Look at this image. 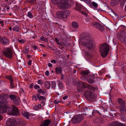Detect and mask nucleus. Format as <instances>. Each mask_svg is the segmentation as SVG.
<instances>
[{
  "instance_id": "5701e85b",
  "label": "nucleus",
  "mask_w": 126,
  "mask_h": 126,
  "mask_svg": "<svg viewBox=\"0 0 126 126\" xmlns=\"http://www.w3.org/2000/svg\"><path fill=\"white\" fill-rule=\"evenodd\" d=\"M37 97L38 100H45V97L43 96H41L39 94H38L36 95Z\"/></svg>"
},
{
  "instance_id": "052dcab7",
  "label": "nucleus",
  "mask_w": 126,
  "mask_h": 126,
  "mask_svg": "<svg viewBox=\"0 0 126 126\" xmlns=\"http://www.w3.org/2000/svg\"><path fill=\"white\" fill-rule=\"evenodd\" d=\"M20 91L22 93H23L24 92V90L22 88H20Z\"/></svg>"
},
{
  "instance_id": "774afa93",
  "label": "nucleus",
  "mask_w": 126,
  "mask_h": 126,
  "mask_svg": "<svg viewBox=\"0 0 126 126\" xmlns=\"http://www.w3.org/2000/svg\"><path fill=\"white\" fill-rule=\"evenodd\" d=\"M125 11L126 12V5L125 6V9H124Z\"/></svg>"
},
{
  "instance_id": "bb28decb",
  "label": "nucleus",
  "mask_w": 126,
  "mask_h": 126,
  "mask_svg": "<svg viewBox=\"0 0 126 126\" xmlns=\"http://www.w3.org/2000/svg\"><path fill=\"white\" fill-rule=\"evenodd\" d=\"M44 85L46 88L49 89L50 88L51 85L49 81H47L45 82Z\"/></svg>"
},
{
  "instance_id": "2f4dec72",
  "label": "nucleus",
  "mask_w": 126,
  "mask_h": 126,
  "mask_svg": "<svg viewBox=\"0 0 126 126\" xmlns=\"http://www.w3.org/2000/svg\"><path fill=\"white\" fill-rule=\"evenodd\" d=\"M40 39L41 41H42L44 42H47L48 41L47 39V38H45L43 36H42L41 37Z\"/></svg>"
},
{
  "instance_id": "603ef678",
  "label": "nucleus",
  "mask_w": 126,
  "mask_h": 126,
  "mask_svg": "<svg viewBox=\"0 0 126 126\" xmlns=\"http://www.w3.org/2000/svg\"><path fill=\"white\" fill-rule=\"evenodd\" d=\"M60 102V101L57 100H55L54 101V103L56 104H57Z\"/></svg>"
},
{
  "instance_id": "c03bdc74",
  "label": "nucleus",
  "mask_w": 126,
  "mask_h": 126,
  "mask_svg": "<svg viewBox=\"0 0 126 126\" xmlns=\"http://www.w3.org/2000/svg\"><path fill=\"white\" fill-rule=\"evenodd\" d=\"M92 4L95 7H97V4L95 2H93L92 3Z\"/></svg>"
},
{
  "instance_id": "680f3d73",
  "label": "nucleus",
  "mask_w": 126,
  "mask_h": 126,
  "mask_svg": "<svg viewBox=\"0 0 126 126\" xmlns=\"http://www.w3.org/2000/svg\"><path fill=\"white\" fill-rule=\"evenodd\" d=\"M30 87L31 88H32L33 87V85L32 84H31L30 85Z\"/></svg>"
},
{
  "instance_id": "4d7b16f0",
  "label": "nucleus",
  "mask_w": 126,
  "mask_h": 126,
  "mask_svg": "<svg viewBox=\"0 0 126 126\" xmlns=\"http://www.w3.org/2000/svg\"><path fill=\"white\" fill-rule=\"evenodd\" d=\"M51 62L52 63H56V61L55 60H52L51 61Z\"/></svg>"
},
{
  "instance_id": "c756f323",
  "label": "nucleus",
  "mask_w": 126,
  "mask_h": 126,
  "mask_svg": "<svg viewBox=\"0 0 126 126\" xmlns=\"http://www.w3.org/2000/svg\"><path fill=\"white\" fill-rule=\"evenodd\" d=\"M29 47L28 46H26L25 48L23 50V52L25 54H27L29 51Z\"/></svg>"
},
{
  "instance_id": "13d9d810",
  "label": "nucleus",
  "mask_w": 126,
  "mask_h": 126,
  "mask_svg": "<svg viewBox=\"0 0 126 126\" xmlns=\"http://www.w3.org/2000/svg\"><path fill=\"white\" fill-rule=\"evenodd\" d=\"M67 98V96H63V99L64 100L66 99Z\"/></svg>"
},
{
  "instance_id": "f257e3e1",
  "label": "nucleus",
  "mask_w": 126,
  "mask_h": 126,
  "mask_svg": "<svg viewBox=\"0 0 126 126\" xmlns=\"http://www.w3.org/2000/svg\"><path fill=\"white\" fill-rule=\"evenodd\" d=\"M80 83L82 85V87L87 89L85 92V96L90 101H92L94 100L96 96L94 94V92L95 88L81 81Z\"/></svg>"
},
{
  "instance_id": "7ed1b4c3",
  "label": "nucleus",
  "mask_w": 126,
  "mask_h": 126,
  "mask_svg": "<svg viewBox=\"0 0 126 126\" xmlns=\"http://www.w3.org/2000/svg\"><path fill=\"white\" fill-rule=\"evenodd\" d=\"M52 0L51 2L54 4H56L60 3L58 4V6L61 9H65L69 8L70 5L68 3V0Z\"/></svg>"
},
{
  "instance_id": "a18cd8bd",
  "label": "nucleus",
  "mask_w": 126,
  "mask_h": 126,
  "mask_svg": "<svg viewBox=\"0 0 126 126\" xmlns=\"http://www.w3.org/2000/svg\"><path fill=\"white\" fill-rule=\"evenodd\" d=\"M40 87L39 86L37 85H35L34 86V88L36 89L39 88Z\"/></svg>"
},
{
  "instance_id": "20e7f679",
  "label": "nucleus",
  "mask_w": 126,
  "mask_h": 126,
  "mask_svg": "<svg viewBox=\"0 0 126 126\" xmlns=\"http://www.w3.org/2000/svg\"><path fill=\"white\" fill-rule=\"evenodd\" d=\"M99 50L103 58L105 57L109 50V47L108 44L105 43L102 44L99 47Z\"/></svg>"
},
{
  "instance_id": "f3484780",
  "label": "nucleus",
  "mask_w": 126,
  "mask_h": 126,
  "mask_svg": "<svg viewBox=\"0 0 126 126\" xmlns=\"http://www.w3.org/2000/svg\"><path fill=\"white\" fill-rule=\"evenodd\" d=\"M63 18H67L70 14V13L68 11H62Z\"/></svg>"
},
{
  "instance_id": "e433bc0d",
  "label": "nucleus",
  "mask_w": 126,
  "mask_h": 126,
  "mask_svg": "<svg viewBox=\"0 0 126 126\" xmlns=\"http://www.w3.org/2000/svg\"><path fill=\"white\" fill-rule=\"evenodd\" d=\"M38 91L39 93H41L43 95H44L45 93V92L43 91L41 89H38Z\"/></svg>"
},
{
  "instance_id": "ddd939ff",
  "label": "nucleus",
  "mask_w": 126,
  "mask_h": 126,
  "mask_svg": "<svg viewBox=\"0 0 126 126\" xmlns=\"http://www.w3.org/2000/svg\"><path fill=\"white\" fill-rule=\"evenodd\" d=\"M119 38L120 40L123 42H124L125 40V33L124 32H123L121 33L119 37Z\"/></svg>"
},
{
  "instance_id": "e2e57ef3",
  "label": "nucleus",
  "mask_w": 126,
  "mask_h": 126,
  "mask_svg": "<svg viewBox=\"0 0 126 126\" xmlns=\"http://www.w3.org/2000/svg\"><path fill=\"white\" fill-rule=\"evenodd\" d=\"M57 44L59 46H63V45H62V43L60 42L58 43Z\"/></svg>"
},
{
  "instance_id": "4be33fe9",
  "label": "nucleus",
  "mask_w": 126,
  "mask_h": 126,
  "mask_svg": "<svg viewBox=\"0 0 126 126\" xmlns=\"http://www.w3.org/2000/svg\"><path fill=\"white\" fill-rule=\"evenodd\" d=\"M120 0H112L111 2V5L112 6H114L117 3L119 2Z\"/></svg>"
},
{
  "instance_id": "cd10ccee",
  "label": "nucleus",
  "mask_w": 126,
  "mask_h": 126,
  "mask_svg": "<svg viewBox=\"0 0 126 126\" xmlns=\"http://www.w3.org/2000/svg\"><path fill=\"white\" fill-rule=\"evenodd\" d=\"M58 84V87L61 89H62L63 87L64 86L62 82L59 81H57Z\"/></svg>"
},
{
  "instance_id": "aec40b11",
  "label": "nucleus",
  "mask_w": 126,
  "mask_h": 126,
  "mask_svg": "<svg viewBox=\"0 0 126 126\" xmlns=\"http://www.w3.org/2000/svg\"><path fill=\"white\" fill-rule=\"evenodd\" d=\"M63 16L62 11H59L56 13V16L59 18H63Z\"/></svg>"
},
{
  "instance_id": "de8ad7c7",
  "label": "nucleus",
  "mask_w": 126,
  "mask_h": 126,
  "mask_svg": "<svg viewBox=\"0 0 126 126\" xmlns=\"http://www.w3.org/2000/svg\"><path fill=\"white\" fill-rule=\"evenodd\" d=\"M32 47L34 50H36L37 48V47L35 45H33L32 46Z\"/></svg>"
},
{
  "instance_id": "79ce46f5",
  "label": "nucleus",
  "mask_w": 126,
  "mask_h": 126,
  "mask_svg": "<svg viewBox=\"0 0 126 126\" xmlns=\"http://www.w3.org/2000/svg\"><path fill=\"white\" fill-rule=\"evenodd\" d=\"M91 20V19L90 17H87L86 19V23H89V22Z\"/></svg>"
},
{
  "instance_id": "1a4fd4ad",
  "label": "nucleus",
  "mask_w": 126,
  "mask_h": 126,
  "mask_svg": "<svg viewBox=\"0 0 126 126\" xmlns=\"http://www.w3.org/2000/svg\"><path fill=\"white\" fill-rule=\"evenodd\" d=\"M92 25L101 31H103L104 29L103 26L101 25L99 23L97 22H94L92 24Z\"/></svg>"
},
{
  "instance_id": "c9c22d12",
  "label": "nucleus",
  "mask_w": 126,
  "mask_h": 126,
  "mask_svg": "<svg viewBox=\"0 0 126 126\" xmlns=\"http://www.w3.org/2000/svg\"><path fill=\"white\" fill-rule=\"evenodd\" d=\"M6 78L9 80L10 82L13 80L12 76H6Z\"/></svg>"
},
{
  "instance_id": "39448f33",
  "label": "nucleus",
  "mask_w": 126,
  "mask_h": 126,
  "mask_svg": "<svg viewBox=\"0 0 126 126\" xmlns=\"http://www.w3.org/2000/svg\"><path fill=\"white\" fill-rule=\"evenodd\" d=\"M7 108L8 109V112L10 114L15 116L19 114L18 110L16 107L13 106L12 109V106L10 105H8Z\"/></svg>"
},
{
  "instance_id": "a878e982",
  "label": "nucleus",
  "mask_w": 126,
  "mask_h": 126,
  "mask_svg": "<svg viewBox=\"0 0 126 126\" xmlns=\"http://www.w3.org/2000/svg\"><path fill=\"white\" fill-rule=\"evenodd\" d=\"M41 105L40 104H38L37 105L34 106L33 107V109L35 110H37L41 108Z\"/></svg>"
},
{
  "instance_id": "4468645a",
  "label": "nucleus",
  "mask_w": 126,
  "mask_h": 126,
  "mask_svg": "<svg viewBox=\"0 0 126 126\" xmlns=\"http://www.w3.org/2000/svg\"><path fill=\"white\" fill-rule=\"evenodd\" d=\"M6 126H14L15 125L14 120L12 119H9L7 120L6 122Z\"/></svg>"
},
{
  "instance_id": "37998d69",
  "label": "nucleus",
  "mask_w": 126,
  "mask_h": 126,
  "mask_svg": "<svg viewBox=\"0 0 126 126\" xmlns=\"http://www.w3.org/2000/svg\"><path fill=\"white\" fill-rule=\"evenodd\" d=\"M32 98L33 100L36 101L37 100L36 96L35 95H32Z\"/></svg>"
},
{
  "instance_id": "b1692460",
  "label": "nucleus",
  "mask_w": 126,
  "mask_h": 126,
  "mask_svg": "<svg viewBox=\"0 0 126 126\" xmlns=\"http://www.w3.org/2000/svg\"><path fill=\"white\" fill-rule=\"evenodd\" d=\"M72 27L73 28L77 29L78 28L79 24L77 22L73 21L72 23Z\"/></svg>"
},
{
  "instance_id": "4c0bfd02",
  "label": "nucleus",
  "mask_w": 126,
  "mask_h": 126,
  "mask_svg": "<svg viewBox=\"0 0 126 126\" xmlns=\"http://www.w3.org/2000/svg\"><path fill=\"white\" fill-rule=\"evenodd\" d=\"M56 84V83L55 81H53L52 82L51 87L54 89L55 88Z\"/></svg>"
},
{
  "instance_id": "0eeeda50",
  "label": "nucleus",
  "mask_w": 126,
  "mask_h": 126,
  "mask_svg": "<svg viewBox=\"0 0 126 126\" xmlns=\"http://www.w3.org/2000/svg\"><path fill=\"white\" fill-rule=\"evenodd\" d=\"M8 95L7 94H4L0 96V103L2 105H7L8 102L7 99L8 98Z\"/></svg>"
},
{
  "instance_id": "09e8293b",
  "label": "nucleus",
  "mask_w": 126,
  "mask_h": 126,
  "mask_svg": "<svg viewBox=\"0 0 126 126\" xmlns=\"http://www.w3.org/2000/svg\"><path fill=\"white\" fill-rule=\"evenodd\" d=\"M36 0H29V1L31 3H34Z\"/></svg>"
},
{
  "instance_id": "72a5a7b5",
  "label": "nucleus",
  "mask_w": 126,
  "mask_h": 126,
  "mask_svg": "<svg viewBox=\"0 0 126 126\" xmlns=\"http://www.w3.org/2000/svg\"><path fill=\"white\" fill-rule=\"evenodd\" d=\"M10 98L12 100H14L16 97V96L15 95L13 94H10L9 95Z\"/></svg>"
},
{
  "instance_id": "dca6fc26",
  "label": "nucleus",
  "mask_w": 126,
  "mask_h": 126,
  "mask_svg": "<svg viewBox=\"0 0 126 126\" xmlns=\"http://www.w3.org/2000/svg\"><path fill=\"white\" fill-rule=\"evenodd\" d=\"M50 122V121L49 120H44L40 126H48Z\"/></svg>"
},
{
  "instance_id": "6e6d98bb",
  "label": "nucleus",
  "mask_w": 126,
  "mask_h": 126,
  "mask_svg": "<svg viewBox=\"0 0 126 126\" xmlns=\"http://www.w3.org/2000/svg\"><path fill=\"white\" fill-rule=\"evenodd\" d=\"M48 66L50 67H51L52 66V65L51 63H49L48 64Z\"/></svg>"
},
{
  "instance_id": "393cba45",
  "label": "nucleus",
  "mask_w": 126,
  "mask_h": 126,
  "mask_svg": "<svg viewBox=\"0 0 126 126\" xmlns=\"http://www.w3.org/2000/svg\"><path fill=\"white\" fill-rule=\"evenodd\" d=\"M62 68L60 66H58L56 68V72L57 73H61L62 71Z\"/></svg>"
},
{
  "instance_id": "864d4df0",
  "label": "nucleus",
  "mask_w": 126,
  "mask_h": 126,
  "mask_svg": "<svg viewBox=\"0 0 126 126\" xmlns=\"http://www.w3.org/2000/svg\"><path fill=\"white\" fill-rule=\"evenodd\" d=\"M82 14L83 15H85L86 16H87V14L85 12L82 11Z\"/></svg>"
},
{
  "instance_id": "f8f14e48",
  "label": "nucleus",
  "mask_w": 126,
  "mask_h": 126,
  "mask_svg": "<svg viewBox=\"0 0 126 126\" xmlns=\"http://www.w3.org/2000/svg\"><path fill=\"white\" fill-rule=\"evenodd\" d=\"M81 73L82 76L81 79L83 80H85L87 78V76L89 73V72L87 70L82 71H81Z\"/></svg>"
},
{
  "instance_id": "6ab92c4d",
  "label": "nucleus",
  "mask_w": 126,
  "mask_h": 126,
  "mask_svg": "<svg viewBox=\"0 0 126 126\" xmlns=\"http://www.w3.org/2000/svg\"><path fill=\"white\" fill-rule=\"evenodd\" d=\"M13 102L14 103L15 105H18L20 102V98L17 97L13 101Z\"/></svg>"
},
{
  "instance_id": "412c9836",
  "label": "nucleus",
  "mask_w": 126,
  "mask_h": 126,
  "mask_svg": "<svg viewBox=\"0 0 126 126\" xmlns=\"http://www.w3.org/2000/svg\"><path fill=\"white\" fill-rule=\"evenodd\" d=\"M12 30L13 31L18 32L20 30L19 27L17 25L15 26L13 28Z\"/></svg>"
},
{
  "instance_id": "f03ea898",
  "label": "nucleus",
  "mask_w": 126,
  "mask_h": 126,
  "mask_svg": "<svg viewBox=\"0 0 126 126\" xmlns=\"http://www.w3.org/2000/svg\"><path fill=\"white\" fill-rule=\"evenodd\" d=\"M90 36L87 34L83 37L82 45L90 50L94 48V42L90 38Z\"/></svg>"
},
{
  "instance_id": "8fccbe9b",
  "label": "nucleus",
  "mask_w": 126,
  "mask_h": 126,
  "mask_svg": "<svg viewBox=\"0 0 126 126\" xmlns=\"http://www.w3.org/2000/svg\"><path fill=\"white\" fill-rule=\"evenodd\" d=\"M32 61L31 60H30L28 62V64L29 65H31V64Z\"/></svg>"
},
{
  "instance_id": "7c9ffc66",
  "label": "nucleus",
  "mask_w": 126,
  "mask_h": 126,
  "mask_svg": "<svg viewBox=\"0 0 126 126\" xmlns=\"http://www.w3.org/2000/svg\"><path fill=\"white\" fill-rule=\"evenodd\" d=\"M76 8L77 10H79L81 8L82 6L80 4L77 3L76 5Z\"/></svg>"
},
{
  "instance_id": "ea45409f",
  "label": "nucleus",
  "mask_w": 126,
  "mask_h": 126,
  "mask_svg": "<svg viewBox=\"0 0 126 126\" xmlns=\"http://www.w3.org/2000/svg\"><path fill=\"white\" fill-rule=\"evenodd\" d=\"M18 42L21 44H23L25 42V41L23 39H21V40H18Z\"/></svg>"
},
{
  "instance_id": "f704fd0d",
  "label": "nucleus",
  "mask_w": 126,
  "mask_h": 126,
  "mask_svg": "<svg viewBox=\"0 0 126 126\" xmlns=\"http://www.w3.org/2000/svg\"><path fill=\"white\" fill-rule=\"evenodd\" d=\"M87 81L88 83H92L94 82V80L91 78L88 79Z\"/></svg>"
},
{
  "instance_id": "9d476101",
  "label": "nucleus",
  "mask_w": 126,
  "mask_h": 126,
  "mask_svg": "<svg viewBox=\"0 0 126 126\" xmlns=\"http://www.w3.org/2000/svg\"><path fill=\"white\" fill-rule=\"evenodd\" d=\"M8 105H0V113L3 114L8 112Z\"/></svg>"
},
{
  "instance_id": "a19ab883",
  "label": "nucleus",
  "mask_w": 126,
  "mask_h": 126,
  "mask_svg": "<svg viewBox=\"0 0 126 126\" xmlns=\"http://www.w3.org/2000/svg\"><path fill=\"white\" fill-rule=\"evenodd\" d=\"M13 80L10 82V85L12 88H13L15 87L14 84L13 83Z\"/></svg>"
},
{
  "instance_id": "2eb2a0df",
  "label": "nucleus",
  "mask_w": 126,
  "mask_h": 126,
  "mask_svg": "<svg viewBox=\"0 0 126 126\" xmlns=\"http://www.w3.org/2000/svg\"><path fill=\"white\" fill-rule=\"evenodd\" d=\"M118 102L120 105V108L121 107H125V102L124 101L122 100V99L119 98L118 99Z\"/></svg>"
},
{
  "instance_id": "a211bd4d",
  "label": "nucleus",
  "mask_w": 126,
  "mask_h": 126,
  "mask_svg": "<svg viewBox=\"0 0 126 126\" xmlns=\"http://www.w3.org/2000/svg\"><path fill=\"white\" fill-rule=\"evenodd\" d=\"M120 112L124 115L123 116H126V109L125 107H121L120 108Z\"/></svg>"
},
{
  "instance_id": "bf43d9fd",
  "label": "nucleus",
  "mask_w": 126,
  "mask_h": 126,
  "mask_svg": "<svg viewBox=\"0 0 126 126\" xmlns=\"http://www.w3.org/2000/svg\"><path fill=\"white\" fill-rule=\"evenodd\" d=\"M27 57L29 59H30L31 57V55H27Z\"/></svg>"
},
{
  "instance_id": "423d86ee",
  "label": "nucleus",
  "mask_w": 126,
  "mask_h": 126,
  "mask_svg": "<svg viewBox=\"0 0 126 126\" xmlns=\"http://www.w3.org/2000/svg\"><path fill=\"white\" fill-rule=\"evenodd\" d=\"M83 118V116L81 114L76 115L72 118V121L74 123H78L82 120Z\"/></svg>"
},
{
  "instance_id": "338daca9",
  "label": "nucleus",
  "mask_w": 126,
  "mask_h": 126,
  "mask_svg": "<svg viewBox=\"0 0 126 126\" xmlns=\"http://www.w3.org/2000/svg\"><path fill=\"white\" fill-rule=\"evenodd\" d=\"M59 40H58L57 41H56V43L57 44H58V43H59Z\"/></svg>"
},
{
  "instance_id": "9b49d317",
  "label": "nucleus",
  "mask_w": 126,
  "mask_h": 126,
  "mask_svg": "<svg viewBox=\"0 0 126 126\" xmlns=\"http://www.w3.org/2000/svg\"><path fill=\"white\" fill-rule=\"evenodd\" d=\"M0 42L5 45H8L9 43V40L5 37H0Z\"/></svg>"
},
{
  "instance_id": "69168bd1",
  "label": "nucleus",
  "mask_w": 126,
  "mask_h": 126,
  "mask_svg": "<svg viewBox=\"0 0 126 126\" xmlns=\"http://www.w3.org/2000/svg\"><path fill=\"white\" fill-rule=\"evenodd\" d=\"M2 116L0 115V121L2 120Z\"/></svg>"
},
{
  "instance_id": "6e6552de",
  "label": "nucleus",
  "mask_w": 126,
  "mask_h": 126,
  "mask_svg": "<svg viewBox=\"0 0 126 126\" xmlns=\"http://www.w3.org/2000/svg\"><path fill=\"white\" fill-rule=\"evenodd\" d=\"M4 55L6 57L11 58L12 56L13 53L12 49L9 48H7L3 51Z\"/></svg>"
},
{
  "instance_id": "3c124183",
  "label": "nucleus",
  "mask_w": 126,
  "mask_h": 126,
  "mask_svg": "<svg viewBox=\"0 0 126 126\" xmlns=\"http://www.w3.org/2000/svg\"><path fill=\"white\" fill-rule=\"evenodd\" d=\"M37 82L39 84H41L42 83V81L40 80H38V81Z\"/></svg>"
},
{
  "instance_id": "c85d7f7f",
  "label": "nucleus",
  "mask_w": 126,
  "mask_h": 126,
  "mask_svg": "<svg viewBox=\"0 0 126 126\" xmlns=\"http://www.w3.org/2000/svg\"><path fill=\"white\" fill-rule=\"evenodd\" d=\"M23 115L25 117H26L28 119L30 115H32L29 114L28 112L26 111L24 112L23 113Z\"/></svg>"
},
{
  "instance_id": "473e14b6",
  "label": "nucleus",
  "mask_w": 126,
  "mask_h": 126,
  "mask_svg": "<svg viewBox=\"0 0 126 126\" xmlns=\"http://www.w3.org/2000/svg\"><path fill=\"white\" fill-rule=\"evenodd\" d=\"M27 16L30 18H32L33 17L32 14L30 11L28 12Z\"/></svg>"
},
{
  "instance_id": "0e129e2a",
  "label": "nucleus",
  "mask_w": 126,
  "mask_h": 126,
  "mask_svg": "<svg viewBox=\"0 0 126 126\" xmlns=\"http://www.w3.org/2000/svg\"><path fill=\"white\" fill-rule=\"evenodd\" d=\"M43 56L44 57H45L47 56V55L45 54H43Z\"/></svg>"
},
{
  "instance_id": "58836bf2",
  "label": "nucleus",
  "mask_w": 126,
  "mask_h": 126,
  "mask_svg": "<svg viewBox=\"0 0 126 126\" xmlns=\"http://www.w3.org/2000/svg\"><path fill=\"white\" fill-rule=\"evenodd\" d=\"M99 113V111L97 110H93V111L92 112V114L93 115H95L96 113Z\"/></svg>"
},
{
  "instance_id": "5fc2aeb1",
  "label": "nucleus",
  "mask_w": 126,
  "mask_h": 126,
  "mask_svg": "<svg viewBox=\"0 0 126 126\" xmlns=\"http://www.w3.org/2000/svg\"><path fill=\"white\" fill-rule=\"evenodd\" d=\"M0 25L1 26H2L3 25V22L2 21H0Z\"/></svg>"
},
{
  "instance_id": "49530a36",
  "label": "nucleus",
  "mask_w": 126,
  "mask_h": 126,
  "mask_svg": "<svg viewBox=\"0 0 126 126\" xmlns=\"http://www.w3.org/2000/svg\"><path fill=\"white\" fill-rule=\"evenodd\" d=\"M45 75L47 76H48L49 75V72L48 70H47L45 73Z\"/></svg>"
}]
</instances>
